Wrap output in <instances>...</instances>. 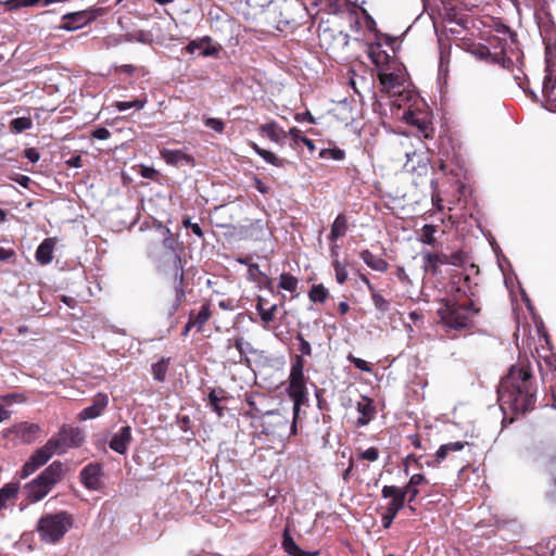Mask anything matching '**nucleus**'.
I'll list each match as a JSON object with an SVG mask.
<instances>
[{"instance_id": "obj_1", "label": "nucleus", "mask_w": 556, "mask_h": 556, "mask_svg": "<svg viewBox=\"0 0 556 556\" xmlns=\"http://www.w3.org/2000/svg\"><path fill=\"white\" fill-rule=\"evenodd\" d=\"M498 400L514 413L525 414L534 408L535 389L528 359H519L501 380Z\"/></svg>"}, {"instance_id": "obj_2", "label": "nucleus", "mask_w": 556, "mask_h": 556, "mask_svg": "<svg viewBox=\"0 0 556 556\" xmlns=\"http://www.w3.org/2000/svg\"><path fill=\"white\" fill-rule=\"evenodd\" d=\"M494 33L488 40L485 48L494 63L514 73L515 68L521 73L523 53L517 39V34L504 24H496Z\"/></svg>"}, {"instance_id": "obj_3", "label": "nucleus", "mask_w": 556, "mask_h": 556, "mask_svg": "<svg viewBox=\"0 0 556 556\" xmlns=\"http://www.w3.org/2000/svg\"><path fill=\"white\" fill-rule=\"evenodd\" d=\"M481 308L476 301L464 302L459 298L442 299L437 314L440 324L444 327L450 338L452 331L469 330L473 326V318L480 313Z\"/></svg>"}, {"instance_id": "obj_4", "label": "nucleus", "mask_w": 556, "mask_h": 556, "mask_svg": "<svg viewBox=\"0 0 556 556\" xmlns=\"http://www.w3.org/2000/svg\"><path fill=\"white\" fill-rule=\"evenodd\" d=\"M62 477L63 464L60 460H54L40 475L23 486L27 504L37 503L45 498L62 480Z\"/></svg>"}, {"instance_id": "obj_5", "label": "nucleus", "mask_w": 556, "mask_h": 556, "mask_svg": "<svg viewBox=\"0 0 556 556\" xmlns=\"http://www.w3.org/2000/svg\"><path fill=\"white\" fill-rule=\"evenodd\" d=\"M73 526V515L66 510H60L42 515L37 522L36 531L42 542L56 544Z\"/></svg>"}, {"instance_id": "obj_6", "label": "nucleus", "mask_w": 556, "mask_h": 556, "mask_svg": "<svg viewBox=\"0 0 556 556\" xmlns=\"http://www.w3.org/2000/svg\"><path fill=\"white\" fill-rule=\"evenodd\" d=\"M49 442L54 443V451L58 455H61L70 448L80 447L85 442V433L84 430L78 427L63 425L58 433L49 439Z\"/></svg>"}, {"instance_id": "obj_7", "label": "nucleus", "mask_w": 556, "mask_h": 556, "mask_svg": "<svg viewBox=\"0 0 556 556\" xmlns=\"http://www.w3.org/2000/svg\"><path fill=\"white\" fill-rule=\"evenodd\" d=\"M173 287H174V300L172 304L167 308V315L174 316L176 312L179 309V307L182 305V303L186 300V278H185V269H184V262L181 255H176V260L174 262V280H173Z\"/></svg>"}, {"instance_id": "obj_8", "label": "nucleus", "mask_w": 556, "mask_h": 556, "mask_svg": "<svg viewBox=\"0 0 556 556\" xmlns=\"http://www.w3.org/2000/svg\"><path fill=\"white\" fill-rule=\"evenodd\" d=\"M105 13L103 8H89L87 10L66 13L62 16V29L72 31L84 27Z\"/></svg>"}, {"instance_id": "obj_9", "label": "nucleus", "mask_w": 556, "mask_h": 556, "mask_svg": "<svg viewBox=\"0 0 556 556\" xmlns=\"http://www.w3.org/2000/svg\"><path fill=\"white\" fill-rule=\"evenodd\" d=\"M452 299L459 298V301H476L479 294L478 282L472 281L469 275L460 273L452 278Z\"/></svg>"}, {"instance_id": "obj_10", "label": "nucleus", "mask_w": 556, "mask_h": 556, "mask_svg": "<svg viewBox=\"0 0 556 556\" xmlns=\"http://www.w3.org/2000/svg\"><path fill=\"white\" fill-rule=\"evenodd\" d=\"M288 396L293 402V421L290 427V430L293 434L296 433V419L299 418L301 406L307 404V388L306 382H289L287 388Z\"/></svg>"}, {"instance_id": "obj_11", "label": "nucleus", "mask_w": 556, "mask_h": 556, "mask_svg": "<svg viewBox=\"0 0 556 556\" xmlns=\"http://www.w3.org/2000/svg\"><path fill=\"white\" fill-rule=\"evenodd\" d=\"M321 46L330 53L337 54L344 50L350 42V35L343 30L325 28L319 35Z\"/></svg>"}, {"instance_id": "obj_12", "label": "nucleus", "mask_w": 556, "mask_h": 556, "mask_svg": "<svg viewBox=\"0 0 556 556\" xmlns=\"http://www.w3.org/2000/svg\"><path fill=\"white\" fill-rule=\"evenodd\" d=\"M41 433V427L38 424L22 421L13 425L5 430L4 435H14L24 444L35 442Z\"/></svg>"}, {"instance_id": "obj_13", "label": "nucleus", "mask_w": 556, "mask_h": 556, "mask_svg": "<svg viewBox=\"0 0 556 556\" xmlns=\"http://www.w3.org/2000/svg\"><path fill=\"white\" fill-rule=\"evenodd\" d=\"M265 417L262 422V432L266 435H281L288 428L289 419L278 410H267L263 414Z\"/></svg>"}, {"instance_id": "obj_14", "label": "nucleus", "mask_w": 556, "mask_h": 556, "mask_svg": "<svg viewBox=\"0 0 556 556\" xmlns=\"http://www.w3.org/2000/svg\"><path fill=\"white\" fill-rule=\"evenodd\" d=\"M103 467L100 463H89L85 466L80 473L79 479L81 484L90 490L98 491L102 485Z\"/></svg>"}, {"instance_id": "obj_15", "label": "nucleus", "mask_w": 556, "mask_h": 556, "mask_svg": "<svg viewBox=\"0 0 556 556\" xmlns=\"http://www.w3.org/2000/svg\"><path fill=\"white\" fill-rule=\"evenodd\" d=\"M381 496L383 498H390L391 501L387 504L384 513L396 518L400 510L405 507V498L402 490L396 485H384L381 490Z\"/></svg>"}, {"instance_id": "obj_16", "label": "nucleus", "mask_w": 556, "mask_h": 556, "mask_svg": "<svg viewBox=\"0 0 556 556\" xmlns=\"http://www.w3.org/2000/svg\"><path fill=\"white\" fill-rule=\"evenodd\" d=\"M108 404H109V396L105 393H98L94 396L92 404L90 406L84 408L78 414V419L80 421H85V420L93 419V418L101 416L102 413L104 412V409L106 408Z\"/></svg>"}, {"instance_id": "obj_17", "label": "nucleus", "mask_w": 556, "mask_h": 556, "mask_svg": "<svg viewBox=\"0 0 556 556\" xmlns=\"http://www.w3.org/2000/svg\"><path fill=\"white\" fill-rule=\"evenodd\" d=\"M356 410L361 414L355 422L357 427L368 425L375 418L377 413L374 401L366 395H362L359 401L356 403Z\"/></svg>"}, {"instance_id": "obj_18", "label": "nucleus", "mask_w": 556, "mask_h": 556, "mask_svg": "<svg viewBox=\"0 0 556 556\" xmlns=\"http://www.w3.org/2000/svg\"><path fill=\"white\" fill-rule=\"evenodd\" d=\"M467 445H469L467 441H455L442 444L435 452L433 460H428L426 464L429 467H438L450 454L459 452Z\"/></svg>"}, {"instance_id": "obj_19", "label": "nucleus", "mask_w": 556, "mask_h": 556, "mask_svg": "<svg viewBox=\"0 0 556 556\" xmlns=\"http://www.w3.org/2000/svg\"><path fill=\"white\" fill-rule=\"evenodd\" d=\"M132 440L131 428L130 426H124L116 432L110 443L109 446L114 452L125 455L128 452L129 444Z\"/></svg>"}, {"instance_id": "obj_20", "label": "nucleus", "mask_w": 556, "mask_h": 556, "mask_svg": "<svg viewBox=\"0 0 556 556\" xmlns=\"http://www.w3.org/2000/svg\"><path fill=\"white\" fill-rule=\"evenodd\" d=\"M257 130L261 135L279 146L285 144V138L288 136V131L281 128L275 121L260 125Z\"/></svg>"}, {"instance_id": "obj_21", "label": "nucleus", "mask_w": 556, "mask_h": 556, "mask_svg": "<svg viewBox=\"0 0 556 556\" xmlns=\"http://www.w3.org/2000/svg\"><path fill=\"white\" fill-rule=\"evenodd\" d=\"M446 264V254L444 253L427 252L422 255V268L432 276L439 275L441 266Z\"/></svg>"}, {"instance_id": "obj_22", "label": "nucleus", "mask_w": 556, "mask_h": 556, "mask_svg": "<svg viewBox=\"0 0 556 556\" xmlns=\"http://www.w3.org/2000/svg\"><path fill=\"white\" fill-rule=\"evenodd\" d=\"M427 479L421 473H415L413 475L407 484L403 488H400L402 490L403 496L405 501H407L408 504L415 502L416 497L419 494L418 485L426 483Z\"/></svg>"}, {"instance_id": "obj_23", "label": "nucleus", "mask_w": 556, "mask_h": 556, "mask_svg": "<svg viewBox=\"0 0 556 556\" xmlns=\"http://www.w3.org/2000/svg\"><path fill=\"white\" fill-rule=\"evenodd\" d=\"M212 317L211 305L210 303L202 304L200 311L195 313V311H190L189 313V326H194L197 332H201L204 325Z\"/></svg>"}, {"instance_id": "obj_24", "label": "nucleus", "mask_w": 556, "mask_h": 556, "mask_svg": "<svg viewBox=\"0 0 556 556\" xmlns=\"http://www.w3.org/2000/svg\"><path fill=\"white\" fill-rule=\"evenodd\" d=\"M162 157L167 164L174 166H180L184 164L193 165L194 163L193 156L185 153L181 150L165 149L164 151H162Z\"/></svg>"}, {"instance_id": "obj_25", "label": "nucleus", "mask_w": 556, "mask_h": 556, "mask_svg": "<svg viewBox=\"0 0 556 556\" xmlns=\"http://www.w3.org/2000/svg\"><path fill=\"white\" fill-rule=\"evenodd\" d=\"M229 399L228 392L223 388H214L207 395L210 407L218 415L224 416L225 407L220 405L222 402H226Z\"/></svg>"}, {"instance_id": "obj_26", "label": "nucleus", "mask_w": 556, "mask_h": 556, "mask_svg": "<svg viewBox=\"0 0 556 556\" xmlns=\"http://www.w3.org/2000/svg\"><path fill=\"white\" fill-rule=\"evenodd\" d=\"M18 492V482L5 483L0 489V511L7 509L10 503H14L17 500Z\"/></svg>"}, {"instance_id": "obj_27", "label": "nucleus", "mask_w": 556, "mask_h": 556, "mask_svg": "<svg viewBox=\"0 0 556 556\" xmlns=\"http://www.w3.org/2000/svg\"><path fill=\"white\" fill-rule=\"evenodd\" d=\"M349 230L348 216L344 213H340L333 220L328 240L336 242L338 239L344 237Z\"/></svg>"}, {"instance_id": "obj_28", "label": "nucleus", "mask_w": 556, "mask_h": 556, "mask_svg": "<svg viewBox=\"0 0 556 556\" xmlns=\"http://www.w3.org/2000/svg\"><path fill=\"white\" fill-rule=\"evenodd\" d=\"M54 250V239H45L36 250V261L41 265H48L52 262Z\"/></svg>"}, {"instance_id": "obj_29", "label": "nucleus", "mask_w": 556, "mask_h": 556, "mask_svg": "<svg viewBox=\"0 0 556 556\" xmlns=\"http://www.w3.org/2000/svg\"><path fill=\"white\" fill-rule=\"evenodd\" d=\"M359 256L368 267L376 271L386 273L389 268V263L386 260L375 255L369 250H363Z\"/></svg>"}, {"instance_id": "obj_30", "label": "nucleus", "mask_w": 556, "mask_h": 556, "mask_svg": "<svg viewBox=\"0 0 556 556\" xmlns=\"http://www.w3.org/2000/svg\"><path fill=\"white\" fill-rule=\"evenodd\" d=\"M305 361L300 355H295L291 359V368L289 375V382H306L304 375Z\"/></svg>"}, {"instance_id": "obj_31", "label": "nucleus", "mask_w": 556, "mask_h": 556, "mask_svg": "<svg viewBox=\"0 0 556 556\" xmlns=\"http://www.w3.org/2000/svg\"><path fill=\"white\" fill-rule=\"evenodd\" d=\"M288 136H290L292 142L291 147L293 149H298L301 144H304L309 152H314L316 147L312 139L303 136L302 131L298 127H291L288 130Z\"/></svg>"}, {"instance_id": "obj_32", "label": "nucleus", "mask_w": 556, "mask_h": 556, "mask_svg": "<svg viewBox=\"0 0 556 556\" xmlns=\"http://www.w3.org/2000/svg\"><path fill=\"white\" fill-rule=\"evenodd\" d=\"M545 43V62H546V75H553L554 67H556V39L552 37H544Z\"/></svg>"}, {"instance_id": "obj_33", "label": "nucleus", "mask_w": 556, "mask_h": 556, "mask_svg": "<svg viewBox=\"0 0 556 556\" xmlns=\"http://www.w3.org/2000/svg\"><path fill=\"white\" fill-rule=\"evenodd\" d=\"M282 546L283 549L292 556H318L319 552H304L301 549L298 544L294 542V540L289 535L288 531L286 530L283 533V540H282Z\"/></svg>"}, {"instance_id": "obj_34", "label": "nucleus", "mask_w": 556, "mask_h": 556, "mask_svg": "<svg viewBox=\"0 0 556 556\" xmlns=\"http://www.w3.org/2000/svg\"><path fill=\"white\" fill-rule=\"evenodd\" d=\"M249 146L252 148V150L260 155L264 161L267 163L276 166V167H282L285 165V160L279 159L275 153L271 151L265 150L261 148L257 143L254 141H250Z\"/></svg>"}, {"instance_id": "obj_35", "label": "nucleus", "mask_w": 556, "mask_h": 556, "mask_svg": "<svg viewBox=\"0 0 556 556\" xmlns=\"http://www.w3.org/2000/svg\"><path fill=\"white\" fill-rule=\"evenodd\" d=\"M53 442H49V440L46 442L45 445L34 451V453L30 455L35 460L39 463V465L45 466L51 457L56 454V452L53 448Z\"/></svg>"}, {"instance_id": "obj_36", "label": "nucleus", "mask_w": 556, "mask_h": 556, "mask_svg": "<svg viewBox=\"0 0 556 556\" xmlns=\"http://www.w3.org/2000/svg\"><path fill=\"white\" fill-rule=\"evenodd\" d=\"M329 298V290L323 285H313L308 291V299L313 303H325Z\"/></svg>"}, {"instance_id": "obj_37", "label": "nucleus", "mask_w": 556, "mask_h": 556, "mask_svg": "<svg viewBox=\"0 0 556 556\" xmlns=\"http://www.w3.org/2000/svg\"><path fill=\"white\" fill-rule=\"evenodd\" d=\"M169 358L162 357L159 362L152 365V375L154 380L163 382L169 368Z\"/></svg>"}, {"instance_id": "obj_38", "label": "nucleus", "mask_w": 556, "mask_h": 556, "mask_svg": "<svg viewBox=\"0 0 556 556\" xmlns=\"http://www.w3.org/2000/svg\"><path fill=\"white\" fill-rule=\"evenodd\" d=\"M165 237L163 238V247L172 252H174L176 260V255H180V252L182 251V247L179 244L177 238L170 232V230L165 227L164 228Z\"/></svg>"}, {"instance_id": "obj_39", "label": "nucleus", "mask_w": 556, "mask_h": 556, "mask_svg": "<svg viewBox=\"0 0 556 556\" xmlns=\"http://www.w3.org/2000/svg\"><path fill=\"white\" fill-rule=\"evenodd\" d=\"M299 286V279L290 273H282L279 277L278 288L289 291L291 293L296 292Z\"/></svg>"}, {"instance_id": "obj_40", "label": "nucleus", "mask_w": 556, "mask_h": 556, "mask_svg": "<svg viewBox=\"0 0 556 556\" xmlns=\"http://www.w3.org/2000/svg\"><path fill=\"white\" fill-rule=\"evenodd\" d=\"M33 127V121L30 117H17L10 122V130L14 134H20Z\"/></svg>"}, {"instance_id": "obj_41", "label": "nucleus", "mask_w": 556, "mask_h": 556, "mask_svg": "<svg viewBox=\"0 0 556 556\" xmlns=\"http://www.w3.org/2000/svg\"><path fill=\"white\" fill-rule=\"evenodd\" d=\"M378 79L384 88L393 89L400 85L401 78L395 73H379Z\"/></svg>"}, {"instance_id": "obj_42", "label": "nucleus", "mask_w": 556, "mask_h": 556, "mask_svg": "<svg viewBox=\"0 0 556 556\" xmlns=\"http://www.w3.org/2000/svg\"><path fill=\"white\" fill-rule=\"evenodd\" d=\"M40 467H42V465H39V463L30 456L18 472L20 479H26L35 471H37Z\"/></svg>"}, {"instance_id": "obj_43", "label": "nucleus", "mask_w": 556, "mask_h": 556, "mask_svg": "<svg viewBox=\"0 0 556 556\" xmlns=\"http://www.w3.org/2000/svg\"><path fill=\"white\" fill-rule=\"evenodd\" d=\"M332 267L336 274V280L339 285H344L348 280L346 266L339 260H332Z\"/></svg>"}, {"instance_id": "obj_44", "label": "nucleus", "mask_w": 556, "mask_h": 556, "mask_svg": "<svg viewBox=\"0 0 556 556\" xmlns=\"http://www.w3.org/2000/svg\"><path fill=\"white\" fill-rule=\"evenodd\" d=\"M147 103V99H136L134 101H117L114 106L117 111L123 112L129 110L131 108H136L137 110H141Z\"/></svg>"}, {"instance_id": "obj_45", "label": "nucleus", "mask_w": 556, "mask_h": 556, "mask_svg": "<svg viewBox=\"0 0 556 556\" xmlns=\"http://www.w3.org/2000/svg\"><path fill=\"white\" fill-rule=\"evenodd\" d=\"M370 296H371L375 307L379 312L386 313L389 311L390 302L388 300H386L376 289L370 291Z\"/></svg>"}, {"instance_id": "obj_46", "label": "nucleus", "mask_w": 556, "mask_h": 556, "mask_svg": "<svg viewBox=\"0 0 556 556\" xmlns=\"http://www.w3.org/2000/svg\"><path fill=\"white\" fill-rule=\"evenodd\" d=\"M129 41H137L143 45H151L153 42L152 33L149 30H138L128 35Z\"/></svg>"}, {"instance_id": "obj_47", "label": "nucleus", "mask_w": 556, "mask_h": 556, "mask_svg": "<svg viewBox=\"0 0 556 556\" xmlns=\"http://www.w3.org/2000/svg\"><path fill=\"white\" fill-rule=\"evenodd\" d=\"M245 402L249 406V409L243 413L244 417L255 419L260 414H262V410L257 407L252 394H247Z\"/></svg>"}, {"instance_id": "obj_48", "label": "nucleus", "mask_w": 556, "mask_h": 556, "mask_svg": "<svg viewBox=\"0 0 556 556\" xmlns=\"http://www.w3.org/2000/svg\"><path fill=\"white\" fill-rule=\"evenodd\" d=\"M369 58L377 66H382L389 61V54L386 51H382L379 47L370 50Z\"/></svg>"}, {"instance_id": "obj_49", "label": "nucleus", "mask_w": 556, "mask_h": 556, "mask_svg": "<svg viewBox=\"0 0 556 556\" xmlns=\"http://www.w3.org/2000/svg\"><path fill=\"white\" fill-rule=\"evenodd\" d=\"M319 156L323 159H332L336 161H341L345 157V152L340 148L323 149L319 152Z\"/></svg>"}, {"instance_id": "obj_50", "label": "nucleus", "mask_w": 556, "mask_h": 556, "mask_svg": "<svg viewBox=\"0 0 556 556\" xmlns=\"http://www.w3.org/2000/svg\"><path fill=\"white\" fill-rule=\"evenodd\" d=\"M437 229L433 225H425L422 228L421 242L426 244L433 245L435 243V233Z\"/></svg>"}, {"instance_id": "obj_51", "label": "nucleus", "mask_w": 556, "mask_h": 556, "mask_svg": "<svg viewBox=\"0 0 556 556\" xmlns=\"http://www.w3.org/2000/svg\"><path fill=\"white\" fill-rule=\"evenodd\" d=\"M346 359L351 364H353L357 369H359L362 371H365V372H371L372 371V367L370 366V364L368 362L354 356L352 353H350L346 356Z\"/></svg>"}, {"instance_id": "obj_52", "label": "nucleus", "mask_w": 556, "mask_h": 556, "mask_svg": "<svg viewBox=\"0 0 556 556\" xmlns=\"http://www.w3.org/2000/svg\"><path fill=\"white\" fill-rule=\"evenodd\" d=\"M295 340L299 342V351L300 356H311L312 355V346L311 343L304 338L301 332H298L295 336Z\"/></svg>"}, {"instance_id": "obj_53", "label": "nucleus", "mask_w": 556, "mask_h": 556, "mask_svg": "<svg viewBox=\"0 0 556 556\" xmlns=\"http://www.w3.org/2000/svg\"><path fill=\"white\" fill-rule=\"evenodd\" d=\"M204 125L214 131L222 134L225 129V123L216 117H207L204 119Z\"/></svg>"}, {"instance_id": "obj_54", "label": "nucleus", "mask_w": 556, "mask_h": 556, "mask_svg": "<svg viewBox=\"0 0 556 556\" xmlns=\"http://www.w3.org/2000/svg\"><path fill=\"white\" fill-rule=\"evenodd\" d=\"M201 42L206 43L205 48H203L201 52L203 56H214L218 53V49L212 45V38L210 36L203 37Z\"/></svg>"}, {"instance_id": "obj_55", "label": "nucleus", "mask_w": 556, "mask_h": 556, "mask_svg": "<svg viewBox=\"0 0 556 556\" xmlns=\"http://www.w3.org/2000/svg\"><path fill=\"white\" fill-rule=\"evenodd\" d=\"M358 457L363 460L376 462L379 458V450L375 446H371L366 451L361 452Z\"/></svg>"}, {"instance_id": "obj_56", "label": "nucleus", "mask_w": 556, "mask_h": 556, "mask_svg": "<svg viewBox=\"0 0 556 556\" xmlns=\"http://www.w3.org/2000/svg\"><path fill=\"white\" fill-rule=\"evenodd\" d=\"M277 308L278 306L276 304L271 305L269 308H265L260 316L262 321L264 324H269L274 321Z\"/></svg>"}, {"instance_id": "obj_57", "label": "nucleus", "mask_w": 556, "mask_h": 556, "mask_svg": "<svg viewBox=\"0 0 556 556\" xmlns=\"http://www.w3.org/2000/svg\"><path fill=\"white\" fill-rule=\"evenodd\" d=\"M447 264L459 266L465 261V254L462 251L454 252L450 255L446 254Z\"/></svg>"}, {"instance_id": "obj_58", "label": "nucleus", "mask_w": 556, "mask_h": 556, "mask_svg": "<svg viewBox=\"0 0 556 556\" xmlns=\"http://www.w3.org/2000/svg\"><path fill=\"white\" fill-rule=\"evenodd\" d=\"M243 344H244V340L241 337L236 338L233 340L232 345L236 348V350L239 352V355H240L239 363H242L243 359L249 361L248 357L245 356Z\"/></svg>"}, {"instance_id": "obj_59", "label": "nucleus", "mask_w": 556, "mask_h": 556, "mask_svg": "<svg viewBox=\"0 0 556 556\" xmlns=\"http://www.w3.org/2000/svg\"><path fill=\"white\" fill-rule=\"evenodd\" d=\"M93 138L96 139H99V140H106L110 138L111 136V132L108 128L105 127H98L97 129H94L92 131V135H91Z\"/></svg>"}, {"instance_id": "obj_60", "label": "nucleus", "mask_w": 556, "mask_h": 556, "mask_svg": "<svg viewBox=\"0 0 556 556\" xmlns=\"http://www.w3.org/2000/svg\"><path fill=\"white\" fill-rule=\"evenodd\" d=\"M294 119L296 122H299V123H302V122H308L311 124H315L316 123L315 117L312 115V113L309 111H306L304 113H298L294 116Z\"/></svg>"}, {"instance_id": "obj_61", "label": "nucleus", "mask_w": 556, "mask_h": 556, "mask_svg": "<svg viewBox=\"0 0 556 556\" xmlns=\"http://www.w3.org/2000/svg\"><path fill=\"white\" fill-rule=\"evenodd\" d=\"M547 471L551 476L552 484L556 490V458H553L549 460V463L547 465Z\"/></svg>"}, {"instance_id": "obj_62", "label": "nucleus", "mask_w": 556, "mask_h": 556, "mask_svg": "<svg viewBox=\"0 0 556 556\" xmlns=\"http://www.w3.org/2000/svg\"><path fill=\"white\" fill-rule=\"evenodd\" d=\"M253 187L261 193L263 194H267L269 192V187H267L263 181L262 179H260L258 177H254L253 178Z\"/></svg>"}, {"instance_id": "obj_63", "label": "nucleus", "mask_w": 556, "mask_h": 556, "mask_svg": "<svg viewBox=\"0 0 556 556\" xmlns=\"http://www.w3.org/2000/svg\"><path fill=\"white\" fill-rule=\"evenodd\" d=\"M25 156L31 162V163H36L39 161L40 159V154L39 152L37 151V149L35 148H28L25 150L24 152Z\"/></svg>"}, {"instance_id": "obj_64", "label": "nucleus", "mask_w": 556, "mask_h": 556, "mask_svg": "<svg viewBox=\"0 0 556 556\" xmlns=\"http://www.w3.org/2000/svg\"><path fill=\"white\" fill-rule=\"evenodd\" d=\"M23 1L24 0H7L4 2V5L8 11H13V10L26 7L25 4H23L24 3Z\"/></svg>"}]
</instances>
